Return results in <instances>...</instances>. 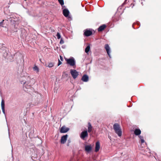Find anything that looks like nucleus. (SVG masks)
Returning a JSON list of instances; mask_svg holds the SVG:
<instances>
[{
    "instance_id": "393cba45",
    "label": "nucleus",
    "mask_w": 161,
    "mask_h": 161,
    "mask_svg": "<svg viewBox=\"0 0 161 161\" xmlns=\"http://www.w3.org/2000/svg\"><path fill=\"white\" fill-rule=\"evenodd\" d=\"M64 42L62 38L61 39L60 41V44H62L64 43Z\"/></svg>"
},
{
    "instance_id": "6ab92c4d",
    "label": "nucleus",
    "mask_w": 161,
    "mask_h": 161,
    "mask_svg": "<svg viewBox=\"0 0 161 161\" xmlns=\"http://www.w3.org/2000/svg\"><path fill=\"white\" fill-rule=\"evenodd\" d=\"M33 70L36 71V73H37L39 71V69L36 65H35L33 67Z\"/></svg>"
},
{
    "instance_id": "6e6552de",
    "label": "nucleus",
    "mask_w": 161,
    "mask_h": 161,
    "mask_svg": "<svg viewBox=\"0 0 161 161\" xmlns=\"http://www.w3.org/2000/svg\"><path fill=\"white\" fill-rule=\"evenodd\" d=\"M105 49L109 57H110V58H111L110 53V48L109 47L108 44H105Z\"/></svg>"
},
{
    "instance_id": "c85d7f7f",
    "label": "nucleus",
    "mask_w": 161,
    "mask_h": 161,
    "mask_svg": "<svg viewBox=\"0 0 161 161\" xmlns=\"http://www.w3.org/2000/svg\"><path fill=\"white\" fill-rule=\"evenodd\" d=\"M60 60L62 61H63V58H62V57L61 56H60Z\"/></svg>"
},
{
    "instance_id": "0eeeda50",
    "label": "nucleus",
    "mask_w": 161,
    "mask_h": 161,
    "mask_svg": "<svg viewBox=\"0 0 161 161\" xmlns=\"http://www.w3.org/2000/svg\"><path fill=\"white\" fill-rule=\"evenodd\" d=\"M92 34V32L90 30L86 29L84 30V35L86 36H89Z\"/></svg>"
},
{
    "instance_id": "39448f33",
    "label": "nucleus",
    "mask_w": 161,
    "mask_h": 161,
    "mask_svg": "<svg viewBox=\"0 0 161 161\" xmlns=\"http://www.w3.org/2000/svg\"><path fill=\"white\" fill-rule=\"evenodd\" d=\"M70 73L74 79L76 78L79 75L78 72L75 70L71 69Z\"/></svg>"
},
{
    "instance_id": "ddd939ff",
    "label": "nucleus",
    "mask_w": 161,
    "mask_h": 161,
    "mask_svg": "<svg viewBox=\"0 0 161 161\" xmlns=\"http://www.w3.org/2000/svg\"><path fill=\"white\" fill-rule=\"evenodd\" d=\"M69 10L67 9H64L63 10V13L64 16L67 17L68 16L69 14Z\"/></svg>"
},
{
    "instance_id": "1a4fd4ad",
    "label": "nucleus",
    "mask_w": 161,
    "mask_h": 161,
    "mask_svg": "<svg viewBox=\"0 0 161 161\" xmlns=\"http://www.w3.org/2000/svg\"><path fill=\"white\" fill-rule=\"evenodd\" d=\"M69 130V128L66 127L65 126H63L61 128L60 132L61 133H65L68 131Z\"/></svg>"
},
{
    "instance_id": "5701e85b",
    "label": "nucleus",
    "mask_w": 161,
    "mask_h": 161,
    "mask_svg": "<svg viewBox=\"0 0 161 161\" xmlns=\"http://www.w3.org/2000/svg\"><path fill=\"white\" fill-rule=\"evenodd\" d=\"M56 36L58 39H59L61 38V35L58 32Z\"/></svg>"
},
{
    "instance_id": "20e7f679",
    "label": "nucleus",
    "mask_w": 161,
    "mask_h": 161,
    "mask_svg": "<svg viewBox=\"0 0 161 161\" xmlns=\"http://www.w3.org/2000/svg\"><path fill=\"white\" fill-rule=\"evenodd\" d=\"M67 63L71 66H73L75 64V61L73 57H71L69 59H65Z\"/></svg>"
},
{
    "instance_id": "2f4dec72",
    "label": "nucleus",
    "mask_w": 161,
    "mask_h": 161,
    "mask_svg": "<svg viewBox=\"0 0 161 161\" xmlns=\"http://www.w3.org/2000/svg\"><path fill=\"white\" fill-rule=\"evenodd\" d=\"M68 17L69 18H71V16H69Z\"/></svg>"
},
{
    "instance_id": "9d476101",
    "label": "nucleus",
    "mask_w": 161,
    "mask_h": 161,
    "mask_svg": "<svg viewBox=\"0 0 161 161\" xmlns=\"http://www.w3.org/2000/svg\"><path fill=\"white\" fill-rule=\"evenodd\" d=\"M67 137L68 135H64L62 136L61 139V144H64L65 143L67 140Z\"/></svg>"
},
{
    "instance_id": "f03ea898",
    "label": "nucleus",
    "mask_w": 161,
    "mask_h": 161,
    "mask_svg": "<svg viewBox=\"0 0 161 161\" xmlns=\"http://www.w3.org/2000/svg\"><path fill=\"white\" fill-rule=\"evenodd\" d=\"M25 78H26V80H25L24 81H22L23 82V83L21 82V83L24 84V90H25V91H27V90L25 89V88L27 89H29L31 87L30 85H28V84H29V83L30 82V78L29 76H27Z\"/></svg>"
},
{
    "instance_id": "7c9ffc66",
    "label": "nucleus",
    "mask_w": 161,
    "mask_h": 161,
    "mask_svg": "<svg viewBox=\"0 0 161 161\" xmlns=\"http://www.w3.org/2000/svg\"><path fill=\"white\" fill-rule=\"evenodd\" d=\"M127 1V0H125V1L123 4H124Z\"/></svg>"
},
{
    "instance_id": "412c9836",
    "label": "nucleus",
    "mask_w": 161,
    "mask_h": 161,
    "mask_svg": "<svg viewBox=\"0 0 161 161\" xmlns=\"http://www.w3.org/2000/svg\"><path fill=\"white\" fill-rule=\"evenodd\" d=\"M58 1L62 7H64L63 5H64V0H58Z\"/></svg>"
},
{
    "instance_id": "72a5a7b5",
    "label": "nucleus",
    "mask_w": 161,
    "mask_h": 161,
    "mask_svg": "<svg viewBox=\"0 0 161 161\" xmlns=\"http://www.w3.org/2000/svg\"><path fill=\"white\" fill-rule=\"evenodd\" d=\"M12 152H13V149H12Z\"/></svg>"
},
{
    "instance_id": "c756f323",
    "label": "nucleus",
    "mask_w": 161,
    "mask_h": 161,
    "mask_svg": "<svg viewBox=\"0 0 161 161\" xmlns=\"http://www.w3.org/2000/svg\"><path fill=\"white\" fill-rule=\"evenodd\" d=\"M139 138L141 139V138L143 139V137L141 136H139Z\"/></svg>"
},
{
    "instance_id": "b1692460",
    "label": "nucleus",
    "mask_w": 161,
    "mask_h": 161,
    "mask_svg": "<svg viewBox=\"0 0 161 161\" xmlns=\"http://www.w3.org/2000/svg\"><path fill=\"white\" fill-rule=\"evenodd\" d=\"M4 21V20H3L2 21H1V22H0V26H2V27H3V22Z\"/></svg>"
},
{
    "instance_id": "a211bd4d",
    "label": "nucleus",
    "mask_w": 161,
    "mask_h": 161,
    "mask_svg": "<svg viewBox=\"0 0 161 161\" xmlns=\"http://www.w3.org/2000/svg\"><path fill=\"white\" fill-rule=\"evenodd\" d=\"M88 131L89 132H90L92 130V126L90 122H89L88 123Z\"/></svg>"
},
{
    "instance_id": "4be33fe9",
    "label": "nucleus",
    "mask_w": 161,
    "mask_h": 161,
    "mask_svg": "<svg viewBox=\"0 0 161 161\" xmlns=\"http://www.w3.org/2000/svg\"><path fill=\"white\" fill-rule=\"evenodd\" d=\"M54 66V64L53 63H49L48 65V67L49 68H51Z\"/></svg>"
},
{
    "instance_id": "a878e982",
    "label": "nucleus",
    "mask_w": 161,
    "mask_h": 161,
    "mask_svg": "<svg viewBox=\"0 0 161 161\" xmlns=\"http://www.w3.org/2000/svg\"><path fill=\"white\" fill-rule=\"evenodd\" d=\"M62 64V62L60 61V60L58 59V66Z\"/></svg>"
},
{
    "instance_id": "bb28decb",
    "label": "nucleus",
    "mask_w": 161,
    "mask_h": 161,
    "mask_svg": "<svg viewBox=\"0 0 161 161\" xmlns=\"http://www.w3.org/2000/svg\"><path fill=\"white\" fill-rule=\"evenodd\" d=\"M141 141L142 143H143L145 142L144 139L142 138H141Z\"/></svg>"
},
{
    "instance_id": "473e14b6",
    "label": "nucleus",
    "mask_w": 161,
    "mask_h": 161,
    "mask_svg": "<svg viewBox=\"0 0 161 161\" xmlns=\"http://www.w3.org/2000/svg\"><path fill=\"white\" fill-rule=\"evenodd\" d=\"M108 138H109L110 139V138H111V137H110V136H108Z\"/></svg>"
},
{
    "instance_id": "f3484780",
    "label": "nucleus",
    "mask_w": 161,
    "mask_h": 161,
    "mask_svg": "<svg viewBox=\"0 0 161 161\" xmlns=\"http://www.w3.org/2000/svg\"><path fill=\"white\" fill-rule=\"evenodd\" d=\"M141 133V130L139 129H136L134 131V134L136 136H138Z\"/></svg>"
},
{
    "instance_id": "f257e3e1",
    "label": "nucleus",
    "mask_w": 161,
    "mask_h": 161,
    "mask_svg": "<svg viewBox=\"0 0 161 161\" xmlns=\"http://www.w3.org/2000/svg\"><path fill=\"white\" fill-rule=\"evenodd\" d=\"M113 128L115 133L118 136H121L122 132L119 125L118 124L115 123L113 125Z\"/></svg>"
},
{
    "instance_id": "423d86ee",
    "label": "nucleus",
    "mask_w": 161,
    "mask_h": 161,
    "mask_svg": "<svg viewBox=\"0 0 161 161\" xmlns=\"http://www.w3.org/2000/svg\"><path fill=\"white\" fill-rule=\"evenodd\" d=\"M88 134L86 130L82 131L80 134V137L83 140H85V137H87Z\"/></svg>"
},
{
    "instance_id": "9b49d317",
    "label": "nucleus",
    "mask_w": 161,
    "mask_h": 161,
    "mask_svg": "<svg viewBox=\"0 0 161 161\" xmlns=\"http://www.w3.org/2000/svg\"><path fill=\"white\" fill-rule=\"evenodd\" d=\"M1 108L3 113L5 114V102L3 99H2L1 103Z\"/></svg>"
},
{
    "instance_id": "4468645a",
    "label": "nucleus",
    "mask_w": 161,
    "mask_h": 161,
    "mask_svg": "<svg viewBox=\"0 0 161 161\" xmlns=\"http://www.w3.org/2000/svg\"><path fill=\"white\" fill-rule=\"evenodd\" d=\"M100 148V144L99 142H96L95 151L96 152H97Z\"/></svg>"
},
{
    "instance_id": "dca6fc26",
    "label": "nucleus",
    "mask_w": 161,
    "mask_h": 161,
    "mask_svg": "<svg viewBox=\"0 0 161 161\" xmlns=\"http://www.w3.org/2000/svg\"><path fill=\"white\" fill-rule=\"evenodd\" d=\"M106 27V25H103L100 26L98 29V31H101L103 30Z\"/></svg>"
},
{
    "instance_id": "f8f14e48",
    "label": "nucleus",
    "mask_w": 161,
    "mask_h": 161,
    "mask_svg": "<svg viewBox=\"0 0 161 161\" xmlns=\"http://www.w3.org/2000/svg\"><path fill=\"white\" fill-rule=\"evenodd\" d=\"M81 80L84 82H87L89 80L88 76L86 75H84L82 76Z\"/></svg>"
},
{
    "instance_id": "aec40b11",
    "label": "nucleus",
    "mask_w": 161,
    "mask_h": 161,
    "mask_svg": "<svg viewBox=\"0 0 161 161\" xmlns=\"http://www.w3.org/2000/svg\"><path fill=\"white\" fill-rule=\"evenodd\" d=\"M90 45H88L87 47H86L85 50V52L86 53H88V52L90 50Z\"/></svg>"
},
{
    "instance_id": "2eb2a0df",
    "label": "nucleus",
    "mask_w": 161,
    "mask_h": 161,
    "mask_svg": "<svg viewBox=\"0 0 161 161\" xmlns=\"http://www.w3.org/2000/svg\"><path fill=\"white\" fill-rule=\"evenodd\" d=\"M92 149L91 146L90 145H86L85 146V150L88 152H90Z\"/></svg>"
},
{
    "instance_id": "7ed1b4c3",
    "label": "nucleus",
    "mask_w": 161,
    "mask_h": 161,
    "mask_svg": "<svg viewBox=\"0 0 161 161\" xmlns=\"http://www.w3.org/2000/svg\"><path fill=\"white\" fill-rule=\"evenodd\" d=\"M41 98V95L39 94H37V95L35 97H33L32 98V101L33 105H36L37 104Z\"/></svg>"
},
{
    "instance_id": "cd10ccee",
    "label": "nucleus",
    "mask_w": 161,
    "mask_h": 161,
    "mask_svg": "<svg viewBox=\"0 0 161 161\" xmlns=\"http://www.w3.org/2000/svg\"><path fill=\"white\" fill-rule=\"evenodd\" d=\"M70 143V141L69 140H68V144H67V146H69V144Z\"/></svg>"
}]
</instances>
